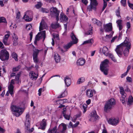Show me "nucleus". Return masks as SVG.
<instances>
[{"instance_id":"nucleus-1","label":"nucleus","mask_w":133,"mask_h":133,"mask_svg":"<svg viewBox=\"0 0 133 133\" xmlns=\"http://www.w3.org/2000/svg\"><path fill=\"white\" fill-rule=\"evenodd\" d=\"M115 104V101L114 98H111L105 103L104 108V111L106 112L111 110Z\"/></svg>"},{"instance_id":"nucleus-2","label":"nucleus","mask_w":133,"mask_h":133,"mask_svg":"<svg viewBox=\"0 0 133 133\" xmlns=\"http://www.w3.org/2000/svg\"><path fill=\"white\" fill-rule=\"evenodd\" d=\"M109 61L107 59H105L103 62H102L100 65V69L102 71L105 75L108 74L109 69L107 68L108 65Z\"/></svg>"},{"instance_id":"nucleus-3","label":"nucleus","mask_w":133,"mask_h":133,"mask_svg":"<svg viewBox=\"0 0 133 133\" xmlns=\"http://www.w3.org/2000/svg\"><path fill=\"white\" fill-rule=\"evenodd\" d=\"M11 109L13 114L16 117H19L23 112L22 108L16 105H12Z\"/></svg>"},{"instance_id":"nucleus-4","label":"nucleus","mask_w":133,"mask_h":133,"mask_svg":"<svg viewBox=\"0 0 133 133\" xmlns=\"http://www.w3.org/2000/svg\"><path fill=\"white\" fill-rule=\"evenodd\" d=\"M33 58L34 62L36 64L35 65V68L36 69L39 68L37 64L39 60L38 58V56L39 51L41 50H38L35 49V47L33 46Z\"/></svg>"},{"instance_id":"nucleus-5","label":"nucleus","mask_w":133,"mask_h":133,"mask_svg":"<svg viewBox=\"0 0 133 133\" xmlns=\"http://www.w3.org/2000/svg\"><path fill=\"white\" fill-rule=\"evenodd\" d=\"M9 54L5 49H3L0 51V59L2 61H6L9 59Z\"/></svg>"},{"instance_id":"nucleus-6","label":"nucleus","mask_w":133,"mask_h":133,"mask_svg":"<svg viewBox=\"0 0 133 133\" xmlns=\"http://www.w3.org/2000/svg\"><path fill=\"white\" fill-rule=\"evenodd\" d=\"M90 4L87 7V10L89 11H92V9L96 10V6L98 3L96 0H90Z\"/></svg>"},{"instance_id":"nucleus-7","label":"nucleus","mask_w":133,"mask_h":133,"mask_svg":"<svg viewBox=\"0 0 133 133\" xmlns=\"http://www.w3.org/2000/svg\"><path fill=\"white\" fill-rule=\"evenodd\" d=\"M50 15L51 16H56L57 21L59 20V11L56 8L52 7L50 9Z\"/></svg>"},{"instance_id":"nucleus-8","label":"nucleus","mask_w":133,"mask_h":133,"mask_svg":"<svg viewBox=\"0 0 133 133\" xmlns=\"http://www.w3.org/2000/svg\"><path fill=\"white\" fill-rule=\"evenodd\" d=\"M122 44L124 46H125L127 48L125 49L123 52L124 56H127L129 53V50L130 48V43L127 40H125L122 43Z\"/></svg>"},{"instance_id":"nucleus-9","label":"nucleus","mask_w":133,"mask_h":133,"mask_svg":"<svg viewBox=\"0 0 133 133\" xmlns=\"http://www.w3.org/2000/svg\"><path fill=\"white\" fill-rule=\"evenodd\" d=\"M46 37L45 31V30L43 31L38 33L35 37V42L39 41L40 39L43 38V41L44 40Z\"/></svg>"},{"instance_id":"nucleus-10","label":"nucleus","mask_w":133,"mask_h":133,"mask_svg":"<svg viewBox=\"0 0 133 133\" xmlns=\"http://www.w3.org/2000/svg\"><path fill=\"white\" fill-rule=\"evenodd\" d=\"M26 120L25 123V129L28 130L30 129V124L31 118H30L29 115L28 113L26 114L25 117Z\"/></svg>"},{"instance_id":"nucleus-11","label":"nucleus","mask_w":133,"mask_h":133,"mask_svg":"<svg viewBox=\"0 0 133 133\" xmlns=\"http://www.w3.org/2000/svg\"><path fill=\"white\" fill-rule=\"evenodd\" d=\"M123 45L122 43L120 45L117 46L116 49V51L118 56L121 55L122 54V51L123 50Z\"/></svg>"},{"instance_id":"nucleus-12","label":"nucleus","mask_w":133,"mask_h":133,"mask_svg":"<svg viewBox=\"0 0 133 133\" xmlns=\"http://www.w3.org/2000/svg\"><path fill=\"white\" fill-rule=\"evenodd\" d=\"M48 28V26L43 19H42L40 24L39 30L41 31L44 29H47Z\"/></svg>"},{"instance_id":"nucleus-13","label":"nucleus","mask_w":133,"mask_h":133,"mask_svg":"<svg viewBox=\"0 0 133 133\" xmlns=\"http://www.w3.org/2000/svg\"><path fill=\"white\" fill-rule=\"evenodd\" d=\"M14 84V80H11L9 85L8 86V88L9 93L12 96L14 94V88L13 84Z\"/></svg>"},{"instance_id":"nucleus-14","label":"nucleus","mask_w":133,"mask_h":133,"mask_svg":"<svg viewBox=\"0 0 133 133\" xmlns=\"http://www.w3.org/2000/svg\"><path fill=\"white\" fill-rule=\"evenodd\" d=\"M98 116L97 115L96 112L94 111L91 112L90 120L92 122L96 121L98 118Z\"/></svg>"},{"instance_id":"nucleus-15","label":"nucleus","mask_w":133,"mask_h":133,"mask_svg":"<svg viewBox=\"0 0 133 133\" xmlns=\"http://www.w3.org/2000/svg\"><path fill=\"white\" fill-rule=\"evenodd\" d=\"M12 37L13 45L14 46H16L18 44V37L15 33H14Z\"/></svg>"},{"instance_id":"nucleus-16","label":"nucleus","mask_w":133,"mask_h":133,"mask_svg":"<svg viewBox=\"0 0 133 133\" xmlns=\"http://www.w3.org/2000/svg\"><path fill=\"white\" fill-rule=\"evenodd\" d=\"M108 122L110 124L115 126L118 123L119 120L118 119L115 118L110 119H109Z\"/></svg>"},{"instance_id":"nucleus-17","label":"nucleus","mask_w":133,"mask_h":133,"mask_svg":"<svg viewBox=\"0 0 133 133\" xmlns=\"http://www.w3.org/2000/svg\"><path fill=\"white\" fill-rule=\"evenodd\" d=\"M104 30L106 32H108L112 30V23H109L105 25L104 27Z\"/></svg>"},{"instance_id":"nucleus-18","label":"nucleus","mask_w":133,"mask_h":133,"mask_svg":"<svg viewBox=\"0 0 133 133\" xmlns=\"http://www.w3.org/2000/svg\"><path fill=\"white\" fill-rule=\"evenodd\" d=\"M66 124L63 123L60 124L59 126V128L61 131L63 132H64L66 129Z\"/></svg>"},{"instance_id":"nucleus-19","label":"nucleus","mask_w":133,"mask_h":133,"mask_svg":"<svg viewBox=\"0 0 133 133\" xmlns=\"http://www.w3.org/2000/svg\"><path fill=\"white\" fill-rule=\"evenodd\" d=\"M94 92H95V91L93 90H92L91 89L87 90L86 92V95L89 98H91L93 96V93Z\"/></svg>"},{"instance_id":"nucleus-20","label":"nucleus","mask_w":133,"mask_h":133,"mask_svg":"<svg viewBox=\"0 0 133 133\" xmlns=\"http://www.w3.org/2000/svg\"><path fill=\"white\" fill-rule=\"evenodd\" d=\"M9 36L10 35L9 34L5 35L3 39V42L5 45H9V43L7 42Z\"/></svg>"},{"instance_id":"nucleus-21","label":"nucleus","mask_w":133,"mask_h":133,"mask_svg":"<svg viewBox=\"0 0 133 133\" xmlns=\"http://www.w3.org/2000/svg\"><path fill=\"white\" fill-rule=\"evenodd\" d=\"M30 75L31 76V78L33 81L36 80L38 76V74H36L35 72L32 71L30 73Z\"/></svg>"},{"instance_id":"nucleus-22","label":"nucleus","mask_w":133,"mask_h":133,"mask_svg":"<svg viewBox=\"0 0 133 133\" xmlns=\"http://www.w3.org/2000/svg\"><path fill=\"white\" fill-rule=\"evenodd\" d=\"M85 62V59L83 58H81L77 61V64L78 65L82 66L84 64Z\"/></svg>"},{"instance_id":"nucleus-23","label":"nucleus","mask_w":133,"mask_h":133,"mask_svg":"<svg viewBox=\"0 0 133 133\" xmlns=\"http://www.w3.org/2000/svg\"><path fill=\"white\" fill-rule=\"evenodd\" d=\"M60 20L61 22H65L66 21V17L65 15H64L62 12H61L60 15Z\"/></svg>"},{"instance_id":"nucleus-24","label":"nucleus","mask_w":133,"mask_h":133,"mask_svg":"<svg viewBox=\"0 0 133 133\" xmlns=\"http://www.w3.org/2000/svg\"><path fill=\"white\" fill-rule=\"evenodd\" d=\"M29 12H27L26 13L27 15L25 14V15L23 17V18L26 21H31L32 19V18L31 17H29V16L27 15V14H28Z\"/></svg>"},{"instance_id":"nucleus-25","label":"nucleus","mask_w":133,"mask_h":133,"mask_svg":"<svg viewBox=\"0 0 133 133\" xmlns=\"http://www.w3.org/2000/svg\"><path fill=\"white\" fill-rule=\"evenodd\" d=\"M102 51L104 54L106 56L108 55L109 51L108 48L106 46L103 47L102 49Z\"/></svg>"},{"instance_id":"nucleus-26","label":"nucleus","mask_w":133,"mask_h":133,"mask_svg":"<svg viewBox=\"0 0 133 133\" xmlns=\"http://www.w3.org/2000/svg\"><path fill=\"white\" fill-rule=\"evenodd\" d=\"M54 57L56 62L58 63L60 61V57L58 54L56 53L55 54Z\"/></svg>"},{"instance_id":"nucleus-27","label":"nucleus","mask_w":133,"mask_h":133,"mask_svg":"<svg viewBox=\"0 0 133 133\" xmlns=\"http://www.w3.org/2000/svg\"><path fill=\"white\" fill-rule=\"evenodd\" d=\"M70 37L72 40V42H74V41H76L77 43L78 42V39L75 36L73 32H72L70 35Z\"/></svg>"},{"instance_id":"nucleus-28","label":"nucleus","mask_w":133,"mask_h":133,"mask_svg":"<svg viewBox=\"0 0 133 133\" xmlns=\"http://www.w3.org/2000/svg\"><path fill=\"white\" fill-rule=\"evenodd\" d=\"M58 50L62 54H63L64 52L66 51V45L64 46L63 49H61L59 47L58 48Z\"/></svg>"},{"instance_id":"nucleus-29","label":"nucleus","mask_w":133,"mask_h":133,"mask_svg":"<svg viewBox=\"0 0 133 133\" xmlns=\"http://www.w3.org/2000/svg\"><path fill=\"white\" fill-rule=\"evenodd\" d=\"M122 21V20H119L116 21V23L117 24L120 31L123 28L121 24Z\"/></svg>"},{"instance_id":"nucleus-30","label":"nucleus","mask_w":133,"mask_h":133,"mask_svg":"<svg viewBox=\"0 0 133 133\" xmlns=\"http://www.w3.org/2000/svg\"><path fill=\"white\" fill-rule=\"evenodd\" d=\"M93 23L94 24H96L98 26H101V22L97 20L95 18L92 19Z\"/></svg>"},{"instance_id":"nucleus-31","label":"nucleus","mask_w":133,"mask_h":133,"mask_svg":"<svg viewBox=\"0 0 133 133\" xmlns=\"http://www.w3.org/2000/svg\"><path fill=\"white\" fill-rule=\"evenodd\" d=\"M71 76H67V87L69 86L71 83Z\"/></svg>"},{"instance_id":"nucleus-32","label":"nucleus","mask_w":133,"mask_h":133,"mask_svg":"<svg viewBox=\"0 0 133 133\" xmlns=\"http://www.w3.org/2000/svg\"><path fill=\"white\" fill-rule=\"evenodd\" d=\"M85 80L84 77H81L78 79L77 82V84H79L82 83Z\"/></svg>"},{"instance_id":"nucleus-33","label":"nucleus","mask_w":133,"mask_h":133,"mask_svg":"<svg viewBox=\"0 0 133 133\" xmlns=\"http://www.w3.org/2000/svg\"><path fill=\"white\" fill-rule=\"evenodd\" d=\"M45 119H44L40 124L41 126L42 127L41 129L42 130L44 129L46 125V122L44 121Z\"/></svg>"},{"instance_id":"nucleus-34","label":"nucleus","mask_w":133,"mask_h":133,"mask_svg":"<svg viewBox=\"0 0 133 133\" xmlns=\"http://www.w3.org/2000/svg\"><path fill=\"white\" fill-rule=\"evenodd\" d=\"M76 41H74V42L71 41L68 44H67V49L70 48L73 44H76Z\"/></svg>"},{"instance_id":"nucleus-35","label":"nucleus","mask_w":133,"mask_h":133,"mask_svg":"<svg viewBox=\"0 0 133 133\" xmlns=\"http://www.w3.org/2000/svg\"><path fill=\"white\" fill-rule=\"evenodd\" d=\"M42 5V4L41 2H37V4L35 5V7L37 9H38L41 8Z\"/></svg>"},{"instance_id":"nucleus-36","label":"nucleus","mask_w":133,"mask_h":133,"mask_svg":"<svg viewBox=\"0 0 133 133\" xmlns=\"http://www.w3.org/2000/svg\"><path fill=\"white\" fill-rule=\"evenodd\" d=\"M133 98L132 96H130L128 98V104L129 105H130L133 102Z\"/></svg>"},{"instance_id":"nucleus-37","label":"nucleus","mask_w":133,"mask_h":133,"mask_svg":"<svg viewBox=\"0 0 133 133\" xmlns=\"http://www.w3.org/2000/svg\"><path fill=\"white\" fill-rule=\"evenodd\" d=\"M40 11L43 13H48L49 12V10L46 8H42L40 10Z\"/></svg>"},{"instance_id":"nucleus-38","label":"nucleus","mask_w":133,"mask_h":133,"mask_svg":"<svg viewBox=\"0 0 133 133\" xmlns=\"http://www.w3.org/2000/svg\"><path fill=\"white\" fill-rule=\"evenodd\" d=\"M56 127H55L52 129L49 130L48 132L49 133H56L57 131Z\"/></svg>"},{"instance_id":"nucleus-39","label":"nucleus","mask_w":133,"mask_h":133,"mask_svg":"<svg viewBox=\"0 0 133 133\" xmlns=\"http://www.w3.org/2000/svg\"><path fill=\"white\" fill-rule=\"evenodd\" d=\"M12 56L16 61H18V59L17 58L18 56L17 54L15 52H13L12 54Z\"/></svg>"},{"instance_id":"nucleus-40","label":"nucleus","mask_w":133,"mask_h":133,"mask_svg":"<svg viewBox=\"0 0 133 133\" xmlns=\"http://www.w3.org/2000/svg\"><path fill=\"white\" fill-rule=\"evenodd\" d=\"M93 40L92 39H91L89 40H87L84 41L83 42V43L82 44H86L89 43H93Z\"/></svg>"},{"instance_id":"nucleus-41","label":"nucleus","mask_w":133,"mask_h":133,"mask_svg":"<svg viewBox=\"0 0 133 133\" xmlns=\"http://www.w3.org/2000/svg\"><path fill=\"white\" fill-rule=\"evenodd\" d=\"M109 57L111 58L112 61L115 62H116V60L115 59L113 55L112 54L110 53L109 54Z\"/></svg>"},{"instance_id":"nucleus-42","label":"nucleus","mask_w":133,"mask_h":133,"mask_svg":"<svg viewBox=\"0 0 133 133\" xmlns=\"http://www.w3.org/2000/svg\"><path fill=\"white\" fill-rule=\"evenodd\" d=\"M52 27L54 29H56L58 28L59 26V24L57 23H56L52 24L51 25Z\"/></svg>"},{"instance_id":"nucleus-43","label":"nucleus","mask_w":133,"mask_h":133,"mask_svg":"<svg viewBox=\"0 0 133 133\" xmlns=\"http://www.w3.org/2000/svg\"><path fill=\"white\" fill-rule=\"evenodd\" d=\"M81 115V112H79L78 114L76 115H75L74 116V120L75 121H76V120L77 119V118L80 117Z\"/></svg>"},{"instance_id":"nucleus-44","label":"nucleus","mask_w":133,"mask_h":133,"mask_svg":"<svg viewBox=\"0 0 133 133\" xmlns=\"http://www.w3.org/2000/svg\"><path fill=\"white\" fill-rule=\"evenodd\" d=\"M66 108H64L63 109V110L62 111V114L63 115V116L64 117V118L66 119Z\"/></svg>"},{"instance_id":"nucleus-45","label":"nucleus","mask_w":133,"mask_h":133,"mask_svg":"<svg viewBox=\"0 0 133 133\" xmlns=\"http://www.w3.org/2000/svg\"><path fill=\"white\" fill-rule=\"evenodd\" d=\"M116 15L118 17H121V16H120V11L119 10V8H118V9L116 10Z\"/></svg>"},{"instance_id":"nucleus-46","label":"nucleus","mask_w":133,"mask_h":133,"mask_svg":"<svg viewBox=\"0 0 133 133\" xmlns=\"http://www.w3.org/2000/svg\"><path fill=\"white\" fill-rule=\"evenodd\" d=\"M87 105L86 104H84L82 105V108H83V113H84L87 111Z\"/></svg>"},{"instance_id":"nucleus-47","label":"nucleus","mask_w":133,"mask_h":133,"mask_svg":"<svg viewBox=\"0 0 133 133\" xmlns=\"http://www.w3.org/2000/svg\"><path fill=\"white\" fill-rule=\"evenodd\" d=\"M119 89L120 90V93L121 94H125V92L124 91L123 88V87H119Z\"/></svg>"},{"instance_id":"nucleus-48","label":"nucleus","mask_w":133,"mask_h":133,"mask_svg":"<svg viewBox=\"0 0 133 133\" xmlns=\"http://www.w3.org/2000/svg\"><path fill=\"white\" fill-rule=\"evenodd\" d=\"M112 36L111 35H107L105 37L103 38V40H105V41H107L108 39H109V38H111Z\"/></svg>"},{"instance_id":"nucleus-49","label":"nucleus","mask_w":133,"mask_h":133,"mask_svg":"<svg viewBox=\"0 0 133 133\" xmlns=\"http://www.w3.org/2000/svg\"><path fill=\"white\" fill-rule=\"evenodd\" d=\"M127 0H121V3L122 5L123 6H125L126 5V2Z\"/></svg>"},{"instance_id":"nucleus-50","label":"nucleus","mask_w":133,"mask_h":133,"mask_svg":"<svg viewBox=\"0 0 133 133\" xmlns=\"http://www.w3.org/2000/svg\"><path fill=\"white\" fill-rule=\"evenodd\" d=\"M21 68L20 66H18L16 67L13 68V70L14 71H18Z\"/></svg>"},{"instance_id":"nucleus-51","label":"nucleus","mask_w":133,"mask_h":133,"mask_svg":"<svg viewBox=\"0 0 133 133\" xmlns=\"http://www.w3.org/2000/svg\"><path fill=\"white\" fill-rule=\"evenodd\" d=\"M6 22V21L5 18L3 17H0V23L4 22L5 23Z\"/></svg>"},{"instance_id":"nucleus-52","label":"nucleus","mask_w":133,"mask_h":133,"mask_svg":"<svg viewBox=\"0 0 133 133\" xmlns=\"http://www.w3.org/2000/svg\"><path fill=\"white\" fill-rule=\"evenodd\" d=\"M103 1L104 3H103V8L102 9V11H103L104 10V9H105V8L106 7L107 5V2H106L105 1V0H103Z\"/></svg>"},{"instance_id":"nucleus-53","label":"nucleus","mask_w":133,"mask_h":133,"mask_svg":"<svg viewBox=\"0 0 133 133\" xmlns=\"http://www.w3.org/2000/svg\"><path fill=\"white\" fill-rule=\"evenodd\" d=\"M32 28V25L31 24H29L26 25V28L27 30H30Z\"/></svg>"},{"instance_id":"nucleus-54","label":"nucleus","mask_w":133,"mask_h":133,"mask_svg":"<svg viewBox=\"0 0 133 133\" xmlns=\"http://www.w3.org/2000/svg\"><path fill=\"white\" fill-rule=\"evenodd\" d=\"M20 74L19 73H18L17 76H15V80L17 81L18 82V81L19 80V76Z\"/></svg>"},{"instance_id":"nucleus-55","label":"nucleus","mask_w":133,"mask_h":133,"mask_svg":"<svg viewBox=\"0 0 133 133\" xmlns=\"http://www.w3.org/2000/svg\"><path fill=\"white\" fill-rule=\"evenodd\" d=\"M54 37V39L57 40H59V35L58 34H55L53 35Z\"/></svg>"},{"instance_id":"nucleus-56","label":"nucleus","mask_w":133,"mask_h":133,"mask_svg":"<svg viewBox=\"0 0 133 133\" xmlns=\"http://www.w3.org/2000/svg\"><path fill=\"white\" fill-rule=\"evenodd\" d=\"M44 91L42 88H40L38 90V95L39 96H40L41 95V93L42 91Z\"/></svg>"},{"instance_id":"nucleus-57","label":"nucleus","mask_w":133,"mask_h":133,"mask_svg":"<svg viewBox=\"0 0 133 133\" xmlns=\"http://www.w3.org/2000/svg\"><path fill=\"white\" fill-rule=\"evenodd\" d=\"M16 17L17 18L19 19L20 16V13L19 11H18L16 14Z\"/></svg>"},{"instance_id":"nucleus-58","label":"nucleus","mask_w":133,"mask_h":133,"mask_svg":"<svg viewBox=\"0 0 133 133\" xmlns=\"http://www.w3.org/2000/svg\"><path fill=\"white\" fill-rule=\"evenodd\" d=\"M82 2L85 5H87L88 3L87 0H82Z\"/></svg>"},{"instance_id":"nucleus-59","label":"nucleus","mask_w":133,"mask_h":133,"mask_svg":"<svg viewBox=\"0 0 133 133\" xmlns=\"http://www.w3.org/2000/svg\"><path fill=\"white\" fill-rule=\"evenodd\" d=\"M126 98H122L121 99V100H122V103L124 104L126 100Z\"/></svg>"},{"instance_id":"nucleus-60","label":"nucleus","mask_w":133,"mask_h":133,"mask_svg":"<svg viewBox=\"0 0 133 133\" xmlns=\"http://www.w3.org/2000/svg\"><path fill=\"white\" fill-rule=\"evenodd\" d=\"M129 6L132 9H133V4H132L130 3L129 2V1H128V2Z\"/></svg>"},{"instance_id":"nucleus-61","label":"nucleus","mask_w":133,"mask_h":133,"mask_svg":"<svg viewBox=\"0 0 133 133\" xmlns=\"http://www.w3.org/2000/svg\"><path fill=\"white\" fill-rule=\"evenodd\" d=\"M92 29H90L89 30H88V31L86 33V34L87 35H91V33L92 34Z\"/></svg>"},{"instance_id":"nucleus-62","label":"nucleus","mask_w":133,"mask_h":133,"mask_svg":"<svg viewBox=\"0 0 133 133\" xmlns=\"http://www.w3.org/2000/svg\"><path fill=\"white\" fill-rule=\"evenodd\" d=\"M131 25L130 22H128L127 24V27L128 29H129Z\"/></svg>"},{"instance_id":"nucleus-63","label":"nucleus","mask_w":133,"mask_h":133,"mask_svg":"<svg viewBox=\"0 0 133 133\" xmlns=\"http://www.w3.org/2000/svg\"><path fill=\"white\" fill-rule=\"evenodd\" d=\"M4 46L3 43L1 41H0V48L1 49L4 48Z\"/></svg>"},{"instance_id":"nucleus-64","label":"nucleus","mask_w":133,"mask_h":133,"mask_svg":"<svg viewBox=\"0 0 133 133\" xmlns=\"http://www.w3.org/2000/svg\"><path fill=\"white\" fill-rule=\"evenodd\" d=\"M127 79L129 82H130L132 81V79L131 78L129 77H127Z\"/></svg>"}]
</instances>
